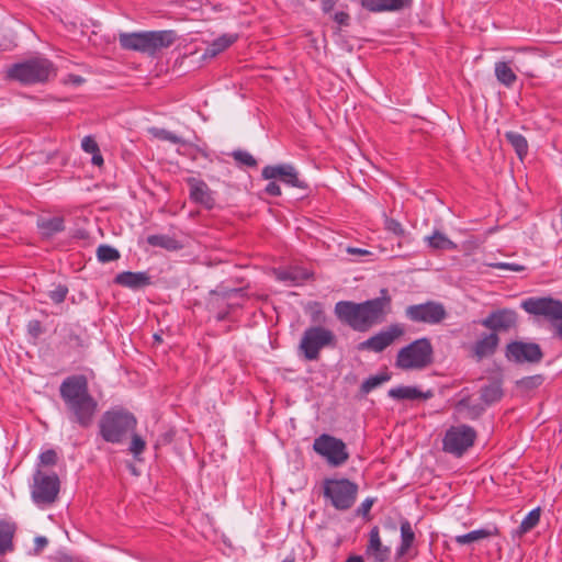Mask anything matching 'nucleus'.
<instances>
[{"label": "nucleus", "instance_id": "nucleus-1", "mask_svg": "<svg viewBox=\"0 0 562 562\" xmlns=\"http://www.w3.org/2000/svg\"><path fill=\"white\" fill-rule=\"evenodd\" d=\"M392 310V296L386 288L381 289L380 296L364 302L339 301L334 313L337 319L351 329L364 333L383 323Z\"/></svg>", "mask_w": 562, "mask_h": 562}, {"label": "nucleus", "instance_id": "nucleus-2", "mask_svg": "<svg viewBox=\"0 0 562 562\" xmlns=\"http://www.w3.org/2000/svg\"><path fill=\"white\" fill-rule=\"evenodd\" d=\"M59 396L70 423L83 429L92 426L99 404L90 393L89 382L85 374H72L65 378L59 385Z\"/></svg>", "mask_w": 562, "mask_h": 562}, {"label": "nucleus", "instance_id": "nucleus-3", "mask_svg": "<svg viewBox=\"0 0 562 562\" xmlns=\"http://www.w3.org/2000/svg\"><path fill=\"white\" fill-rule=\"evenodd\" d=\"M177 40L178 34L173 30L119 34V44L122 49L137 52L149 57H156L162 49L173 45Z\"/></svg>", "mask_w": 562, "mask_h": 562}, {"label": "nucleus", "instance_id": "nucleus-4", "mask_svg": "<svg viewBox=\"0 0 562 562\" xmlns=\"http://www.w3.org/2000/svg\"><path fill=\"white\" fill-rule=\"evenodd\" d=\"M136 426L135 415L122 406L105 411L98 423L99 435L109 443H122Z\"/></svg>", "mask_w": 562, "mask_h": 562}, {"label": "nucleus", "instance_id": "nucleus-5", "mask_svg": "<svg viewBox=\"0 0 562 562\" xmlns=\"http://www.w3.org/2000/svg\"><path fill=\"white\" fill-rule=\"evenodd\" d=\"M56 76L54 64L43 57H34L22 63H15L5 71V78L22 85H37L47 82Z\"/></svg>", "mask_w": 562, "mask_h": 562}, {"label": "nucleus", "instance_id": "nucleus-6", "mask_svg": "<svg viewBox=\"0 0 562 562\" xmlns=\"http://www.w3.org/2000/svg\"><path fill=\"white\" fill-rule=\"evenodd\" d=\"M434 362V347L427 337L418 338L401 348L395 366L402 370H423Z\"/></svg>", "mask_w": 562, "mask_h": 562}, {"label": "nucleus", "instance_id": "nucleus-7", "mask_svg": "<svg viewBox=\"0 0 562 562\" xmlns=\"http://www.w3.org/2000/svg\"><path fill=\"white\" fill-rule=\"evenodd\" d=\"M358 492V484L347 477H327L323 481L324 498L339 512L349 510L355 505Z\"/></svg>", "mask_w": 562, "mask_h": 562}, {"label": "nucleus", "instance_id": "nucleus-8", "mask_svg": "<svg viewBox=\"0 0 562 562\" xmlns=\"http://www.w3.org/2000/svg\"><path fill=\"white\" fill-rule=\"evenodd\" d=\"M335 345L336 336L333 330L323 326H311L304 330L299 349L306 360L314 361L318 360L323 348Z\"/></svg>", "mask_w": 562, "mask_h": 562}, {"label": "nucleus", "instance_id": "nucleus-9", "mask_svg": "<svg viewBox=\"0 0 562 562\" xmlns=\"http://www.w3.org/2000/svg\"><path fill=\"white\" fill-rule=\"evenodd\" d=\"M59 490L60 481L56 473L45 474L41 469H36L33 474L31 496L37 506L54 504L58 498Z\"/></svg>", "mask_w": 562, "mask_h": 562}, {"label": "nucleus", "instance_id": "nucleus-10", "mask_svg": "<svg viewBox=\"0 0 562 562\" xmlns=\"http://www.w3.org/2000/svg\"><path fill=\"white\" fill-rule=\"evenodd\" d=\"M476 437L475 429L469 425L451 426L443 436L442 450L460 458L473 447Z\"/></svg>", "mask_w": 562, "mask_h": 562}, {"label": "nucleus", "instance_id": "nucleus-11", "mask_svg": "<svg viewBox=\"0 0 562 562\" xmlns=\"http://www.w3.org/2000/svg\"><path fill=\"white\" fill-rule=\"evenodd\" d=\"M314 451L326 459L327 463L331 467H340L349 459V452L346 443L331 435L322 434L314 439Z\"/></svg>", "mask_w": 562, "mask_h": 562}, {"label": "nucleus", "instance_id": "nucleus-12", "mask_svg": "<svg viewBox=\"0 0 562 562\" xmlns=\"http://www.w3.org/2000/svg\"><path fill=\"white\" fill-rule=\"evenodd\" d=\"M520 307L530 315L539 316L550 324L562 319V301L551 296H530L520 303Z\"/></svg>", "mask_w": 562, "mask_h": 562}, {"label": "nucleus", "instance_id": "nucleus-13", "mask_svg": "<svg viewBox=\"0 0 562 562\" xmlns=\"http://www.w3.org/2000/svg\"><path fill=\"white\" fill-rule=\"evenodd\" d=\"M404 314L405 317L413 323L429 325L439 324L447 317V311L443 304L437 301L408 305Z\"/></svg>", "mask_w": 562, "mask_h": 562}, {"label": "nucleus", "instance_id": "nucleus-14", "mask_svg": "<svg viewBox=\"0 0 562 562\" xmlns=\"http://www.w3.org/2000/svg\"><path fill=\"white\" fill-rule=\"evenodd\" d=\"M505 357L508 361L518 364H538L542 361L544 353L537 342L513 340L506 346Z\"/></svg>", "mask_w": 562, "mask_h": 562}, {"label": "nucleus", "instance_id": "nucleus-15", "mask_svg": "<svg viewBox=\"0 0 562 562\" xmlns=\"http://www.w3.org/2000/svg\"><path fill=\"white\" fill-rule=\"evenodd\" d=\"M261 177L265 180L278 179L289 187L307 190L308 184L300 178L299 171L291 164L268 165L262 168Z\"/></svg>", "mask_w": 562, "mask_h": 562}, {"label": "nucleus", "instance_id": "nucleus-16", "mask_svg": "<svg viewBox=\"0 0 562 562\" xmlns=\"http://www.w3.org/2000/svg\"><path fill=\"white\" fill-rule=\"evenodd\" d=\"M405 334V329L401 324H391L386 329L380 330L367 340L359 344L360 350H369L373 352H382L390 347L397 338Z\"/></svg>", "mask_w": 562, "mask_h": 562}, {"label": "nucleus", "instance_id": "nucleus-17", "mask_svg": "<svg viewBox=\"0 0 562 562\" xmlns=\"http://www.w3.org/2000/svg\"><path fill=\"white\" fill-rule=\"evenodd\" d=\"M481 325L492 333L508 331L517 324V313L509 308H501L491 312L481 322Z\"/></svg>", "mask_w": 562, "mask_h": 562}, {"label": "nucleus", "instance_id": "nucleus-18", "mask_svg": "<svg viewBox=\"0 0 562 562\" xmlns=\"http://www.w3.org/2000/svg\"><path fill=\"white\" fill-rule=\"evenodd\" d=\"M186 181L190 189L192 202L202 205L206 210H212L215 206L213 191L203 180L190 177Z\"/></svg>", "mask_w": 562, "mask_h": 562}, {"label": "nucleus", "instance_id": "nucleus-19", "mask_svg": "<svg viewBox=\"0 0 562 562\" xmlns=\"http://www.w3.org/2000/svg\"><path fill=\"white\" fill-rule=\"evenodd\" d=\"M366 555L373 562H386L391 557V548L382 543L378 526L371 528Z\"/></svg>", "mask_w": 562, "mask_h": 562}, {"label": "nucleus", "instance_id": "nucleus-20", "mask_svg": "<svg viewBox=\"0 0 562 562\" xmlns=\"http://www.w3.org/2000/svg\"><path fill=\"white\" fill-rule=\"evenodd\" d=\"M361 7L373 13L396 12L409 9L413 0H359Z\"/></svg>", "mask_w": 562, "mask_h": 562}, {"label": "nucleus", "instance_id": "nucleus-21", "mask_svg": "<svg viewBox=\"0 0 562 562\" xmlns=\"http://www.w3.org/2000/svg\"><path fill=\"white\" fill-rule=\"evenodd\" d=\"M114 283L131 290H139L150 285L151 278L146 271H123L115 276Z\"/></svg>", "mask_w": 562, "mask_h": 562}, {"label": "nucleus", "instance_id": "nucleus-22", "mask_svg": "<svg viewBox=\"0 0 562 562\" xmlns=\"http://www.w3.org/2000/svg\"><path fill=\"white\" fill-rule=\"evenodd\" d=\"M400 530L401 543L395 552L396 562H400L405 555L409 554L416 541L415 532L413 530L411 522L407 519L401 520Z\"/></svg>", "mask_w": 562, "mask_h": 562}, {"label": "nucleus", "instance_id": "nucleus-23", "mask_svg": "<svg viewBox=\"0 0 562 562\" xmlns=\"http://www.w3.org/2000/svg\"><path fill=\"white\" fill-rule=\"evenodd\" d=\"M389 396L394 400H423L427 401L434 396V392L431 390H427L426 392L420 391L417 386L411 385H400L389 390Z\"/></svg>", "mask_w": 562, "mask_h": 562}, {"label": "nucleus", "instance_id": "nucleus-24", "mask_svg": "<svg viewBox=\"0 0 562 562\" xmlns=\"http://www.w3.org/2000/svg\"><path fill=\"white\" fill-rule=\"evenodd\" d=\"M499 344V337L496 333L485 334L473 346L474 355L479 359L494 355Z\"/></svg>", "mask_w": 562, "mask_h": 562}, {"label": "nucleus", "instance_id": "nucleus-25", "mask_svg": "<svg viewBox=\"0 0 562 562\" xmlns=\"http://www.w3.org/2000/svg\"><path fill=\"white\" fill-rule=\"evenodd\" d=\"M37 228L44 237L49 238L65 231V220L61 216L40 217Z\"/></svg>", "mask_w": 562, "mask_h": 562}, {"label": "nucleus", "instance_id": "nucleus-26", "mask_svg": "<svg viewBox=\"0 0 562 562\" xmlns=\"http://www.w3.org/2000/svg\"><path fill=\"white\" fill-rule=\"evenodd\" d=\"M146 241L151 247L162 248L168 251H177L183 247L180 240L166 234L148 235Z\"/></svg>", "mask_w": 562, "mask_h": 562}, {"label": "nucleus", "instance_id": "nucleus-27", "mask_svg": "<svg viewBox=\"0 0 562 562\" xmlns=\"http://www.w3.org/2000/svg\"><path fill=\"white\" fill-rule=\"evenodd\" d=\"M498 533H499V531H498L497 527L482 528V529L472 530L464 535L457 536V537H454V541L460 546H464V544H470L472 542H475V541H479V540H482L485 538L498 536Z\"/></svg>", "mask_w": 562, "mask_h": 562}, {"label": "nucleus", "instance_id": "nucleus-28", "mask_svg": "<svg viewBox=\"0 0 562 562\" xmlns=\"http://www.w3.org/2000/svg\"><path fill=\"white\" fill-rule=\"evenodd\" d=\"M494 72L497 81L506 88H512L517 81V75L506 61L495 63Z\"/></svg>", "mask_w": 562, "mask_h": 562}, {"label": "nucleus", "instance_id": "nucleus-29", "mask_svg": "<svg viewBox=\"0 0 562 562\" xmlns=\"http://www.w3.org/2000/svg\"><path fill=\"white\" fill-rule=\"evenodd\" d=\"M503 395L504 392L502 384L498 381H493L492 383L482 386L480 390V397L486 406L499 402Z\"/></svg>", "mask_w": 562, "mask_h": 562}, {"label": "nucleus", "instance_id": "nucleus-30", "mask_svg": "<svg viewBox=\"0 0 562 562\" xmlns=\"http://www.w3.org/2000/svg\"><path fill=\"white\" fill-rule=\"evenodd\" d=\"M237 41L236 34H224L214 40L205 49L204 56L215 57Z\"/></svg>", "mask_w": 562, "mask_h": 562}, {"label": "nucleus", "instance_id": "nucleus-31", "mask_svg": "<svg viewBox=\"0 0 562 562\" xmlns=\"http://www.w3.org/2000/svg\"><path fill=\"white\" fill-rule=\"evenodd\" d=\"M428 247L435 250H456L457 244L449 239L445 234L435 231L431 236L425 238Z\"/></svg>", "mask_w": 562, "mask_h": 562}, {"label": "nucleus", "instance_id": "nucleus-32", "mask_svg": "<svg viewBox=\"0 0 562 562\" xmlns=\"http://www.w3.org/2000/svg\"><path fill=\"white\" fill-rule=\"evenodd\" d=\"M506 140L512 145L520 160L528 154V142L520 133L509 131L505 133Z\"/></svg>", "mask_w": 562, "mask_h": 562}, {"label": "nucleus", "instance_id": "nucleus-33", "mask_svg": "<svg viewBox=\"0 0 562 562\" xmlns=\"http://www.w3.org/2000/svg\"><path fill=\"white\" fill-rule=\"evenodd\" d=\"M14 530L13 525L0 521V553H5L7 551L12 550Z\"/></svg>", "mask_w": 562, "mask_h": 562}, {"label": "nucleus", "instance_id": "nucleus-34", "mask_svg": "<svg viewBox=\"0 0 562 562\" xmlns=\"http://www.w3.org/2000/svg\"><path fill=\"white\" fill-rule=\"evenodd\" d=\"M391 379V374L387 372H383L376 375H371L367 380H364L360 386V392L362 394H369L372 390L376 389L384 382H387Z\"/></svg>", "mask_w": 562, "mask_h": 562}, {"label": "nucleus", "instance_id": "nucleus-35", "mask_svg": "<svg viewBox=\"0 0 562 562\" xmlns=\"http://www.w3.org/2000/svg\"><path fill=\"white\" fill-rule=\"evenodd\" d=\"M120 257V251L110 245L102 244L97 248V258L102 263L115 261Z\"/></svg>", "mask_w": 562, "mask_h": 562}, {"label": "nucleus", "instance_id": "nucleus-36", "mask_svg": "<svg viewBox=\"0 0 562 562\" xmlns=\"http://www.w3.org/2000/svg\"><path fill=\"white\" fill-rule=\"evenodd\" d=\"M540 520V508H535L530 510L527 516L522 519L520 522V526L518 527V533L524 535L531 529H533Z\"/></svg>", "mask_w": 562, "mask_h": 562}, {"label": "nucleus", "instance_id": "nucleus-37", "mask_svg": "<svg viewBox=\"0 0 562 562\" xmlns=\"http://www.w3.org/2000/svg\"><path fill=\"white\" fill-rule=\"evenodd\" d=\"M212 296H215V301L212 304L218 303L220 301L229 300L233 296L244 295L243 289H225L223 286H217V289L212 290L210 292Z\"/></svg>", "mask_w": 562, "mask_h": 562}, {"label": "nucleus", "instance_id": "nucleus-38", "mask_svg": "<svg viewBox=\"0 0 562 562\" xmlns=\"http://www.w3.org/2000/svg\"><path fill=\"white\" fill-rule=\"evenodd\" d=\"M232 157L234 158V160L237 164L247 166L249 168H256L258 165L256 158L250 153H248L246 150H241V149L234 150L232 153Z\"/></svg>", "mask_w": 562, "mask_h": 562}, {"label": "nucleus", "instance_id": "nucleus-39", "mask_svg": "<svg viewBox=\"0 0 562 562\" xmlns=\"http://www.w3.org/2000/svg\"><path fill=\"white\" fill-rule=\"evenodd\" d=\"M541 374L525 376L517 381V386L525 391H531L539 387L543 383Z\"/></svg>", "mask_w": 562, "mask_h": 562}, {"label": "nucleus", "instance_id": "nucleus-40", "mask_svg": "<svg viewBox=\"0 0 562 562\" xmlns=\"http://www.w3.org/2000/svg\"><path fill=\"white\" fill-rule=\"evenodd\" d=\"M151 133L158 139L167 140V142H170L172 144H184V140L180 136L176 135L175 133H172V132H170L168 130H165V128H153Z\"/></svg>", "mask_w": 562, "mask_h": 562}, {"label": "nucleus", "instance_id": "nucleus-41", "mask_svg": "<svg viewBox=\"0 0 562 562\" xmlns=\"http://www.w3.org/2000/svg\"><path fill=\"white\" fill-rule=\"evenodd\" d=\"M131 434L132 440L128 450L135 458H137L139 454L144 452L146 448V442L139 435L135 434L134 431Z\"/></svg>", "mask_w": 562, "mask_h": 562}, {"label": "nucleus", "instance_id": "nucleus-42", "mask_svg": "<svg viewBox=\"0 0 562 562\" xmlns=\"http://www.w3.org/2000/svg\"><path fill=\"white\" fill-rule=\"evenodd\" d=\"M58 457L54 449L43 451L38 457L37 469L41 467H52L57 463Z\"/></svg>", "mask_w": 562, "mask_h": 562}, {"label": "nucleus", "instance_id": "nucleus-43", "mask_svg": "<svg viewBox=\"0 0 562 562\" xmlns=\"http://www.w3.org/2000/svg\"><path fill=\"white\" fill-rule=\"evenodd\" d=\"M310 315L311 321L314 324H323L326 321V315L323 311L322 304L318 302H314L310 305Z\"/></svg>", "mask_w": 562, "mask_h": 562}, {"label": "nucleus", "instance_id": "nucleus-44", "mask_svg": "<svg viewBox=\"0 0 562 562\" xmlns=\"http://www.w3.org/2000/svg\"><path fill=\"white\" fill-rule=\"evenodd\" d=\"M68 294V288L65 284H58L54 290L48 292V297L55 303L60 304Z\"/></svg>", "mask_w": 562, "mask_h": 562}, {"label": "nucleus", "instance_id": "nucleus-45", "mask_svg": "<svg viewBox=\"0 0 562 562\" xmlns=\"http://www.w3.org/2000/svg\"><path fill=\"white\" fill-rule=\"evenodd\" d=\"M375 503V498L373 497H368L366 498L360 505L359 507L356 509V515L357 516H360L362 518H366L368 519L369 518V514H370V510L373 506V504Z\"/></svg>", "mask_w": 562, "mask_h": 562}, {"label": "nucleus", "instance_id": "nucleus-46", "mask_svg": "<svg viewBox=\"0 0 562 562\" xmlns=\"http://www.w3.org/2000/svg\"><path fill=\"white\" fill-rule=\"evenodd\" d=\"M81 148L88 154H94L100 150L99 145L93 136H85L81 140Z\"/></svg>", "mask_w": 562, "mask_h": 562}, {"label": "nucleus", "instance_id": "nucleus-47", "mask_svg": "<svg viewBox=\"0 0 562 562\" xmlns=\"http://www.w3.org/2000/svg\"><path fill=\"white\" fill-rule=\"evenodd\" d=\"M385 228L396 236H403L405 233L402 224L397 220L390 217L385 218Z\"/></svg>", "mask_w": 562, "mask_h": 562}, {"label": "nucleus", "instance_id": "nucleus-48", "mask_svg": "<svg viewBox=\"0 0 562 562\" xmlns=\"http://www.w3.org/2000/svg\"><path fill=\"white\" fill-rule=\"evenodd\" d=\"M486 405L485 404H471L468 409V417L470 419H476L479 418L485 411Z\"/></svg>", "mask_w": 562, "mask_h": 562}, {"label": "nucleus", "instance_id": "nucleus-49", "mask_svg": "<svg viewBox=\"0 0 562 562\" xmlns=\"http://www.w3.org/2000/svg\"><path fill=\"white\" fill-rule=\"evenodd\" d=\"M333 20L340 26H348L350 23V16L347 12L340 11L333 15Z\"/></svg>", "mask_w": 562, "mask_h": 562}, {"label": "nucleus", "instance_id": "nucleus-50", "mask_svg": "<svg viewBox=\"0 0 562 562\" xmlns=\"http://www.w3.org/2000/svg\"><path fill=\"white\" fill-rule=\"evenodd\" d=\"M265 192L270 196H280L282 194L281 188L276 181H270L266 186Z\"/></svg>", "mask_w": 562, "mask_h": 562}, {"label": "nucleus", "instance_id": "nucleus-51", "mask_svg": "<svg viewBox=\"0 0 562 562\" xmlns=\"http://www.w3.org/2000/svg\"><path fill=\"white\" fill-rule=\"evenodd\" d=\"M239 306L238 303H227V308L226 310H223V311H220L217 314H216V321L218 322H223V321H226L228 318V315H229V311L234 307H237Z\"/></svg>", "mask_w": 562, "mask_h": 562}, {"label": "nucleus", "instance_id": "nucleus-52", "mask_svg": "<svg viewBox=\"0 0 562 562\" xmlns=\"http://www.w3.org/2000/svg\"><path fill=\"white\" fill-rule=\"evenodd\" d=\"M29 333L33 337H37L42 333V325L40 321H31L29 323Z\"/></svg>", "mask_w": 562, "mask_h": 562}, {"label": "nucleus", "instance_id": "nucleus-53", "mask_svg": "<svg viewBox=\"0 0 562 562\" xmlns=\"http://www.w3.org/2000/svg\"><path fill=\"white\" fill-rule=\"evenodd\" d=\"M48 543V540L44 536H38L35 538V552L40 553Z\"/></svg>", "mask_w": 562, "mask_h": 562}, {"label": "nucleus", "instance_id": "nucleus-54", "mask_svg": "<svg viewBox=\"0 0 562 562\" xmlns=\"http://www.w3.org/2000/svg\"><path fill=\"white\" fill-rule=\"evenodd\" d=\"M337 0H321L322 10L324 13H330L335 8Z\"/></svg>", "mask_w": 562, "mask_h": 562}, {"label": "nucleus", "instance_id": "nucleus-55", "mask_svg": "<svg viewBox=\"0 0 562 562\" xmlns=\"http://www.w3.org/2000/svg\"><path fill=\"white\" fill-rule=\"evenodd\" d=\"M279 279L282 280V281H296L297 280V277L294 272L292 271H282L280 274H279Z\"/></svg>", "mask_w": 562, "mask_h": 562}, {"label": "nucleus", "instance_id": "nucleus-56", "mask_svg": "<svg viewBox=\"0 0 562 562\" xmlns=\"http://www.w3.org/2000/svg\"><path fill=\"white\" fill-rule=\"evenodd\" d=\"M57 562H80L78 559L67 554V553H59L56 557Z\"/></svg>", "mask_w": 562, "mask_h": 562}, {"label": "nucleus", "instance_id": "nucleus-57", "mask_svg": "<svg viewBox=\"0 0 562 562\" xmlns=\"http://www.w3.org/2000/svg\"><path fill=\"white\" fill-rule=\"evenodd\" d=\"M347 252L349 255H355V256H364V255L370 254L367 249L356 248V247H348Z\"/></svg>", "mask_w": 562, "mask_h": 562}, {"label": "nucleus", "instance_id": "nucleus-58", "mask_svg": "<svg viewBox=\"0 0 562 562\" xmlns=\"http://www.w3.org/2000/svg\"><path fill=\"white\" fill-rule=\"evenodd\" d=\"M471 405V401L469 396L462 397L456 405L457 409H469V406Z\"/></svg>", "mask_w": 562, "mask_h": 562}, {"label": "nucleus", "instance_id": "nucleus-59", "mask_svg": "<svg viewBox=\"0 0 562 562\" xmlns=\"http://www.w3.org/2000/svg\"><path fill=\"white\" fill-rule=\"evenodd\" d=\"M91 161H92V164L94 166H102L103 165V157H102L100 150H98L97 153L92 154Z\"/></svg>", "mask_w": 562, "mask_h": 562}, {"label": "nucleus", "instance_id": "nucleus-60", "mask_svg": "<svg viewBox=\"0 0 562 562\" xmlns=\"http://www.w3.org/2000/svg\"><path fill=\"white\" fill-rule=\"evenodd\" d=\"M555 328V335L562 340V319H558L557 323L551 324Z\"/></svg>", "mask_w": 562, "mask_h": 562}, {"label": "nucleus", "instance_id": "nucleus-61", "mask_svg": "<svg viewBox=\"0 0 562 562\" xmlns=\"http://www.w3.org/2000/svg\"><path fill=\"white\" fill-rule=\"evenodd\" d=\"M345 562H364L361 555H350Z\"/></svg>", "mask_w": 562, "mask_h": 562}, {"label": "nucleus", "instance_id": "nucleus-62", "mask_svg": "<svg viewBox=\"0 0 562 562\" xmlns=\"http://www.w3.org/2000/svg\"><path fill=\"white\" fill-rule=\"evenodd\" d=\"M497 267L501 269L520 270L519 267H514L513 265L509 263H498Z\"/></svg>", "mask_w": 562, "mask_h": 562}, {"label": "nucleus", "instance_id": "nucleus-63", "mask_svg": "<svg viewBox=\"0 0 562 562\" xmlns=\"http://www.w3.org/2000/svg\"><path fill=\"white\" fill-rule=\"evenodd\" d=\"M154 338H155V340L160 341V336H159V335H157V334H156V335H154Z\"/></svg>", "mask_w": 562, "mask_h": 562}]
</instances>
